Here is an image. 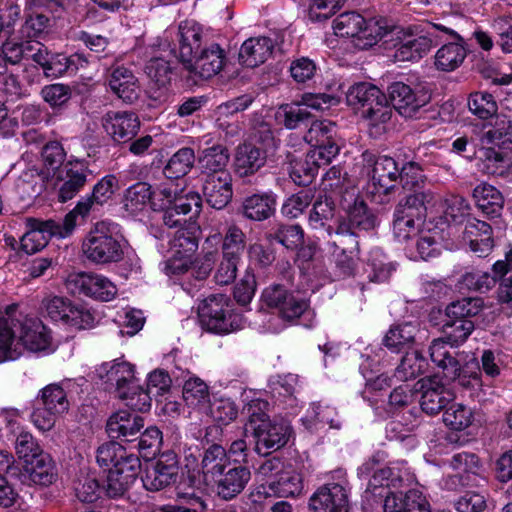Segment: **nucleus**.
<instances>
[{
  "mask_svg": "<svg viewBox=\"0 0 512 512\" xmlns=\"http://www.w3.org/2000/svg\"><path fill=\"white\" fill-rule=\"evenodd\" d=\"M415 326L409 323L391 327L383 338V344L392 352L409 348L415 339Z\"/></svg>",
  "mask_w": 512,
  "mask_h": 512,
  "instance_id": "obj_50",
  "label": "nucleus"
},
{
  "mask_svg": "<svg viewBox=\"0 0 512 512\" xmlns=\"http://www.w3.org/2000/svg\"><path fill=\"white\" fill-rule=\"evenodd\" d=\"M109 86L111 90L126 103H134L140 95L138 79L126 67H117L113 70Z\"/></svg>",
  "mask_w": 512,
  "mask_h": 512,
  "instance_id": "obj_31",
  "label": "nucleus"
},
{
  "mask_svg": "<svg viewBox=\"0 0 512 512\" xmlns=\"http://www.w3.org/2000/svg\"><path fill=\"white\" fill-rule=\"evenodd\" d=\"M16 309L17 305H9L5 309L6 316L0 317V362L19 358V346L16 344V329L15 325L11 324V319H14L13 313Z\"/></svg>",
  "mask_w": 512,
  "mask_h": 512,
  "instance_id": "obj_32",
  "label": "nucleus"
},
{
  "mask_svg": "<svg viewBox=\"0 0 512 512\" xmlns=\"http://www.w3.org/2000/svg\"><path fill=\"white\" fill-rule=\"evenodd\" d=\"M384 512H431L426 497L418 490L390 493L383 505Z\"/></svg>",
  "mask_w": 512,
  "mask_h": 512,
  "instance_id": "obj_26",
  "label": "nucleus"
},
{
  "mask_svg": "<svg viewBox=\"0 0 512 512\" xmlns=\"http://www.w3.org/2000/svg\"><path fill=\"white\" fill-rule=\"evenodd\" d=\"M388 92L393 108L405 118L416 116L431 99L430 93L424 87H411L403 82L392 83Z\"/></svg>",
  "mask_w": 512,
  "mask_h": 512,
  "instance_id": "obj_12",
  "label": "nucleus"
},
{
  "mask_svg": "<svg viewBox=\"0 0 512 512\" xmlns=\"http://www.w3.org/2000/svg\"><path fill=\"white\" fill-rule=\"evenodd\" d=\"M384 93L375 85L362 82L351 86L346 94L348 105L360 110H366L371 104L382 99Z\"/></svg>",
  "mask_w": 512,
  "mask_h": 512,
  "instance_id": "obj_40",
  "label": "nucleus"
},
{
  "mask_svg": "<svg viewBox=\"0 0 512 512\" xmlns=\"http://www.w3.org/2000/svg\"><path fill=\"white\" fill-rule=\"evenodd\" d=\"M88 168L84 162L68 161L57 173V179L62 182L58 198L61 202L72 199L86 184Z\"/></svg>",
  "mask_w": 512,
  "mask_h": 512,
  "instance_id": "obj_22",
  "label": "nucleus"
},
{
  "mask_svg": "<svg viewBox=\"0 0 512 512\" xmlns=\"http://www.w3.org/2000/svg\"><path fill=\"white\" fill-rule=\"evenodd\" d=\"M266 161V156L259 148L251 144L238 146L235 154V172L245 177L258 171Z\"/></svg>",
  "mask_w": 512,
  "mask_h": 512,
  "instance_id": "obj_35",
  "label": "nucleus"
},
{
  "mask_svg": "<svg viewBox=\"0 0 512 512\" xmlns=\"http://www.w3.org/2000/svg\"><path fill=\"white\" fill-rule=\"evenodd\" d=\"M473 198L477 207L491 217L500 215L504 206V198L501 192L487 183H481L474 188Z\"/></svg>",
  "mask_w": 512,
  "mask_h": 512,
  "instance_id": "obj_37",
  "label": "nucleus"
},
{
  "mask_svg": "<svg viewBox=\"0 0 512 512\" xmlns=\"http://www.w3.org/2000/svg\"><path fill=\"white\" fill-rule=\"evenodd\" d=\"M226 61L225 51L217 43L204 46L183 67L193 83L209 80L218 75L224 68Z\"/></svg>",
  "mask_w": 512,
  "mask_h": 512,
  "instance_id": "obj_9",
  "label": "nucleus"
},
{
  "mask_svg": "<svg viewBox=\"0 0 512 512\" xmlns=\"http://www.w3.org/2000/svg\"><path fill=\"white\" fill-rule=\"evenodd\" d=\"M81 251L96 265L120 262L124 258V239L119 225L108 220L96 222L82 240Z\"/></svg>",
  "mask_w": 512,
  "mask_h": 512,
  "instance_id": "obj_1",
  "label": "nucleus"
},
{
  "mask_svg": "<svg viewBox=\"0 0 512 512\" xmlns=\"http://www.w3.org/2000/svg\"><path fill=\"white\" fill-rule=\"evenodd\" d=\"M244 401V412L248 417L246 428L243 432L244 436H246L248 427L253 429L270 418L267 414L269 403L266 400L256 397L255 393L249 392L244 394Z\"/></svg>",
  "mask_w": 512,
  "mask_h": 512,
  "instance_id": "obj_51",
  "label": "nucleus"
},
{
  "mask_svg": "<svg viewBox=\"0 0 512 512\" xmlns=\"http://www.w3.org/2000/svg\"><path fill=\"white\" fill-rule=\"evenodd\" d=\"M18 478L22 484L47 487L58 478L57 465L49 453H40L30 461L26 460Z\"/></svg>",
  "mask_w": 512,
  "mask_h": 512,
  "instance_id": "obj_17",
  "label": "nucleus"
},
{
  "mask_svg": "<svg viewBox=\"0 0 512 512\" xmlns=\"http://www.w3.org/2000/svg\"><path fill=\"white\" fill-rule=\"evenodd\" d=\"M203 194L212 208L218 210L225 208L233 196L231 174L221 173L219 176L205 177Z\"/></svg>",
  "mask_w": 512,
  "mask_h": 512,
  "instance_id": "obj_25",
  "label": "nucleus"
},
{
  "mask_svg": "<svg viewBox=\"0 0 512 512\" xmlns=\"http://www.w3.org/2000/svg\"><path fill=\"white\" fill-rule=\"evenodd\" d=\"M402 483L399 474H395L390 467H383L374 471L370 478L366 492L374 496L385 497L390 493L391 488H398Z\"/></svg>",
  "mask_w": 512,
  "mask_h": 512,
  "instance_id": "obj_45",
  "label": "nucleus"
},
{
  "mask_svg": "<svg viewBox=\"0 0 512 512\" xmlns=\"http://www.w3.org/2000/svg\"><path fill=\"white\" fill-rule=\"evenodd\" d=\"M16 329V344L19 346V357L25 350L38 352L46 350L51 343L47 327L37 318L21 316L11 319Z\"/></svg>",
  "mask_w": 512,
  "mask_h": 512,
  "instance_id": "obj_11",
  "label": "nucleus"
},
{
  "mask_svg": "<svg viewBox=\"0 0 512 512\" xmlns=\"http://www.w3.org/2000/svg\"><path fill=\"white\" fill-rule=\"evenodd\" d=\"M433 191L408 194L397 204L394 211L393 233L399 242H406L419 233V210L433 203Z\"/></svg>",
  "mask_w": 512,
  "mask_h": 512,
  "instance_id": "obj_4",
  "label": "nucleus"
},
{
  "mask_svg": "<svg viewBox=\"0 0 512 512\" xmlns=\"http://www.w3.org/2000/svg\"><path fill=\"white\" fill-rule=\"evenodd\" d=\"M67 287L74 294H82L100 301H111L117 294V288L107 277L81 272L69 275Z\"/></svg>",
  "mask_w": 512,
  "mask_h": 512,
  "instance_id": "obj_13",
  "label": "nucleus"
},
{
  "mask_svg": "<svg viewBox=\"0 0 512 512\" xmlns=\"http://www.w3.org/2000/svg\"><path fill=\"white\" fill-rule=\"evenodd\" d=\"M400 171L401 188L403 190L410 191V194H416L424 191H431L430 189H424L426 182V176L423 174L421 166L413 161L405 163Z\"/></svg>",
  "mask_w": 512,
  "mask_h": 512,
  "instance_id": "obj_55",
  "label": "nucleus"
},
{
  "mask_svg": "<svg viewBox=\"0 0 512 512\" xmlns=\"http://www.w3.org/2000/svg\"><path fill=\"white\" fill-rule=\"evenodd\" d=\"M251 478L250 470L245 466L229 469L217 484V493L224 500H231L240 494Z\"/></svg>",
  "mask_w": 512,
  "mask_h": 512,
  "instance_id": "obj_34",
  "label": "nucleus"
},
{
  "mask_svg": "<svg viewBox=\"0 0 512 512\" xmlns=\"http://www.w3.org/2000/svg\"><path fill=\"white\" fill-rule=\"evenodd\" d=\"M105 132L117 143H127L140 130V120L131 111H108L101 119Z\"/></svg>",
  "mask_w": 512,
  "mask_h": 512,
  "instance_id": "obj_18",
  "label": "nucleus"
},
{
  "mask_svg": "<svg viewBox=\"0 0 512 512\" xmlns=\"http://www.w3.org/2000/svg\"><path fill=\"white\" fill-rule=\"evenodd\" d=\"M367 175L368 186L374 196H383L390 199L401 188L397 184L400 171L396 161L389 156H375L365 152L363 154Z\"/></svg>",
  "mask_w": 512,
  "mask_h": 512,
  "instance_id": "obj_7",
  "label": "nucleus"
},
{
  "mask_svg": "<svg viewBox=\"0 0 512 512\" xmlns=\"http://www.w3.org/2000/svg\"><path fill=\"white\" fill-rule=\"evenodd\" d=\"M230 154L222 144H215L203 149L198 156V165L201 174L205 177L219 176L221 173L230 174L227 170Z\"/></svg>",
  "mask_w": 512,
  "mask_h": 512,
  "instance_id": "obj_27",
  "label": "nucleus"
},
{
  "mask_svg": "<svg viewBox=\"0 0 512 512\" xmlns=\"http://www.w3.org/2000/svg\"><path fill=\"white\" fill-rule=\"evenodd\" d=\"M195 162L194 150L183 147L176 151L168 160L163 172L169 179H178L190 172Z\"/></svg>",
  "mask_w": 512,
  "mask_h": 512,
  "instance_id": "obj_48",
  "label": "nucleus"
},
{
  "mask_svg": "<svg viewBox=\"0 0 512 512\" xmlns=\"http://www.w3.org/2000/svg\"><path fill=\"white\" fill-rule=\"evenodd\" d=\"M388 32L390 26L383 18L365 19V24L361 25L360 32L353 40L355 47L359 49H367L375 45L381 40Z\"/></svg>",
  "mask_w": 512,
  "mask_h": 512,
  "instance_id": "obj_41",
  "label": "nucleus"
},
{
  "mask_svg": "<svg viewBox=\"0 0 512 512\" xmlns=\"http://www.w3.org/2000/svg\"><path fill=\"white\" fill-rule=\"evenodd\" d=\"M443 214L447 222L460 224L469 215L470 205L460 195H450L443 201Z\"/></svg>",
  "mask_w": 512,
  "mask_h": 512,
  "instance_id": "obj_61",
  "label": "nucleus"
},
{
  "mask_svg": "<svg viewBox=\"0 0 512 512\" xmlns=\"http://www.w3.org/2000/svg\"><path fill=\"white\" fill-rule=\"evenodd\" d=\"M267 487L272 493L280 497H289L299 495L302 492L303 482L298 472L287 469L281 471L278 478L267 481Z\"/></svg>",
  "mask_w": 512,
  "mask_h": 512,
  "instance_id": "obj_42",
  "label": "nucleus"
},
{
  "mask_svg": "<svg viewBox=\"0 0 512 512\" xmlns=\"http://www.w3.org/2000/svg\"><path fill=\"white\" fill-rule=\"evenodd\" d=\"M203 412L209 414L214 421L224 425L234 421L238 415L236 404L229 398H215L208 404V409Z\"/></svg>",
  "mask_w": 512,
  "mask_h": 512,
  "instance_id": "obj_59",
  "label": "nucleus"
},
{
  "mask_svg": "<svg viewBox=\"0 0 512 512\" xmlns=\"http://www.w3.org/2000/svg\"><path fill=\"white\" fill-rule=\"evenodd\" d=\"M153 191L150 184L137 182L129 186L123 194V208L130 214H138L152 202Z\"/></svg>",
  "mask_w": 512,
  "mask_h": 512,
  "instance_id": "obj_38",
  "label": "nucleus"
},
{
  "mask_svg": "<svg viewBox=\"0 0 512 512\" xmlns=\"http://www.w3.org/2000/svg\"><path fill=\"white\" fill-rule=\"evenodd\" d=\"M361 116L367 122L371 136L377 138L383 135L393 116L392 107L389 105L386 95L384 94L382 99H378L366 108Z\"/></svg>",
  "mask_w": 512,
  "mask_h": 512,
  "instance_id": "obj_29",
  "label": "nucleus"
},
{
  "mask_svg": "<svg viewBox=\"0 0 512 512\" xmlns=\"http://www.w3.org/2000/svg\"><path fill=\"white\" fill-rule=\"evenodd\" d=\"M512 121L506 115L496 116L492 126L480 136V145H494L500 148L511 143Z\"/></svg>",
  "mask_w": 512,
  "mask_h": 512,
  "instance_id": "obj_47",
  "label": "nucleus"
},
{
  "mask_svg": "<svg viewBox=\"0 0 512 512\" xmlns=\"http://www.w3.org/2000/svg\"><path fill=\"white\" fill-rule=\"evenodd\" d=\"M202 325L211 332L227 334L242 328V318L233 313L223 294L210 295L198 307Z\"/></svg>",
  "mask_w": 512,
  "mask_h": 512,
  "instance_id": "obj_6",
  "label": "nucleus"
},
{
  "mask_svg": "<svg viewBox=\"0 0 512 512\" xmlns=\"http://www.w3.org/2000/svg\"><path fill=\"white\" fill-rule=\"evenodd\" d=\"M177 476V456L169 452L162 454L154 464L146 468L142 482L147 490L159 491L174 483Z\"/></svg>",
  "mask_w": 512,
  "mask_h": 512,
  "instance_id": "obj_20",
  "label": "nucleus"
},
{
  "mask_svg": "<svg viewBox=\"0 0 512 512\" xmlns=\"http://www.w3.org/2000/svg\"><path fill=\"white\" fill-rule=\"evenodd\" d=\"M340 205L346 213V223L352 230L369 231L376 226V217L368 209L366 203L358 197L355 189L345 190Z\"/></svg>",
  "mask_w": 512,
  "mask_h": 512,
  "instance_id": "obj_21",
  "label": "nucleus"
},
{
  "mask_svg": "<svg viewBox=\"0 0 512 512\" xmlns=\"http://www.w3.org/2000/svg\"><path fill=\"white\" fill-rule=\"evenodd\" d=\"M469 110L480 119H487L497 112V104L488 92L471 93L468 99Z\"/></svg>",
  "mask_w": 512,
  "mask_h": 512,
  "instance_id": "obj_64",
  "label": "nucleus"
},
{
  "mask_svg": "<svg viewBox=\"0 0 512 512\" xmlns=\"http://www.w3.org/2000/svg\"><path fill=\"white\" fill-rule=\"evenodd\" d=\"M482 308V299L463 298L447 306L446 316L447 318L470 319V317L478 315Z\"/></svg>",
  "mask_w": 512,
  "mask_h": 512,
  "instance_id": "obj_63",
  "label": "nucleus"
},
{
  "mask_svg": "<svg viewBox=\"0 0 512 512\" xmlns=\"http://www.w3.org/2000/svg\"><path fill=\"white\" fill-rule=\"evenodd\" d=\"M245 246L246 236L243 231L235 225L229 226L222 238V255L241 260Z\"/></svg>",
  "mask_w": 512,
  "mask_h": 512,
  "instance_id": "obj_58",
  "label": "nucleus"
},
{
  "mask_svg": "<svg viewBox=\"0 0 512 512\" xmlns=\"http://www.w3.org/2000/svg\"><path fill=\"white\" fill-rule=\"evenodd\" d=\"M106 374L107 383L115 386L117 396L126 401L127 406L137 411H148L151 406V397L139 385L138 379L134 373V367L128 362H114L107 369V364L103 365Z\"/></svg>",
  "mask_w": 512,
  "mask_h": 512,
  "instance_id": "obj_3",
  "label": "nucleus"
},
{
  "mask_svg": "<svg viewBox=\"0 0 512 512\" xmlns=\"http://www.w3.org/2000/svg\"><path fill=\"white\" fill-rule=\"evenodd\" d=\"M145 71L151 83L158 90L166 91L171 86L174 72L169 61L161 57L152 58L147 62Z\"/></svg>",
  "mask_w": 512,
  "mask_h": 512,
  "instance_id": "obj_49",
  "label": "nucleus"
},
{
  "mask_svg": "<svg viewBox=\"0 0 512 512\" xmlns=\"http://www.w3.org/2000/svg\"><path fill=\"white\" fill-rule=\"evenodd\" d=\"M262 301L276 309L283 319L299 318L308 308V302L303 297L295 296L280 284H273L262 292Z\"/></svg>",
  "mask_w": 512,
  "mask_h": 512,
  "instance_id": "obj_15",
  "label": "nucleus"
},
{
  "mask_svg": "<svg viewBox=\"0 0 512 512\" xmlns=\"http://www.w3.org/2000/svg\"><path fill=\"white\" fill-rule=\"evenodd\" d=\"M465 56L466 51L459 42L445 44L436 52L435 66L442 71H452L463 62Z\"/></svg>",
  "mask_w": 512,
  "mask_h": 512,
  "instance_id": "obj_53",
  "label": "nucleus"
},
{
  "mask_svg": "<svg viewBox=\"0 0 512 512\" xmlns=\"http://www.w3.org/2000/svg\"><path fill=\"white\" fill-rule=\"evenodd\" d=\"M274 49L272 39L268 37H253L247 39L241 46L239 59L246 67L254 68L263 64Z\"/></svg>",
  "mask_w": 512,
  "mask_h": 512,
  "instance_id": "obj_30",
  "label": "nucleus"
},
{
  "mask_svg": "<svg viewBox=\"0 0 512 512\" xmlns=\"http://www.w3.org/2000/svg\"><path fill=\"white\" fill-rule=\"evenodd\" d=\"M198 228L179 229L170 242L171 257L165 262L167 275L182 274L190 268L198 249Z\"/></svg>",
  "mask_w": 512,
  "mask_h": 512,
  "instance_id": "obj_8",
  "label": "nucleus"
},
{
  "mask_svg": "<svg viewBox=\"0 0 512 512\" xmlns=\"http://www.w3.org/2000/svg\"><path fill=\"white\" fill-rule=\"evenodd\" d=\"M183 399L185 403L200 411H206L208 409L209 389L207 384L198 377H191L185 381L182 391Z\"/></svg>",
  "mask_w": 512,
  "mask_h": 512,
  "instance_id": "obj_46",
  "label": "nucleus"
},
{
  "mask_svg": "<svg viewBox=\"0 0 512 512\" xmlns=\"http://www.w3.org/2000/svg\"><path fill=\"white\" fill-rule=\"evenodd\" d=\"M269 237L287 249L294 250L303 244L304 232L299 225H279Z\"/></svg>",
  "mask_w": 512,
  "mask_h": 512,
  "instance_id": "obj_62",
  "label": "nucleus"
},
{
  "mask_svg": "<svg viewBox=\"0 0 512 512\" xmlns=\"http://www.w3.org/2000/svg\"><path fill=\"white\" fill-rule=\"evenodd\" d=\"M337 129L336 124L330 120H316L312 122L306 132L304 139L311 146L320 144L336 143Z\"/></svg>",
  "mask_w": 512,
  "mask_h": 512,
  "instance_id": "obj_56",
  "label": "nucleus"
},
{
  "mask_svg": "<svg viewBox=\"0 0 512 512\" xmlns=\"http://www.w3.org/2000/svg\"><path fill=\"white\" fill-rule=\"evenodd\" d=\"M465 238L470 249L479 257L486 256L494 246L491 226L480 220L473 219L465 226Z\"/></svg>",
  "mask_w": 512,
  "mask_h": 512,
  "instance_id": "obj_33",
  "label": "nucleus"
},
{
  "mask_svg": "<svg viewBox=\"0 0 512 512\" xmlns=\"http://www.w3.org/2000/svg\"><path fill=\"white\" fill-rule=\"evenodd\" d=\"M332 255L342 276H350L355 268V259L360 248L356 232L350 229L346 221H339L331 242Z\"/></svg>",
  "mask_w": 512,
  "mask_h": 512,
  "instance_id": "obj_10",
  "label": "nucleus"
},
{
  "mask_svg": "<svg viewBox=\"0 0 512 512\" xmlns=\"http://www.w3.org/2000/svg\"><path fill=\"white\" fill-rule=\"evenodd\" d=\"M365 18L358 13L349 12L339 15L333 22L334 33L340 37H351L356 40Z\"/></svg>",
  "mask_w": 512,
  "mask_h": 512,
  "instance_id": "obj_60",
  "label": "nucleus"
},
{
  "mask_svg": "<svg viewBox=\"0 0 512 512\" xmlns=\"http://www.w3.org/2000/svg\"><path fill=\"white\" fill-rule=\"evenodd\" d=\"M38 404L61 415L69 409L66 392L58 384H49L41 389L38 395Z\"/></svg>",
  "mask_w": 512,
  "mask_h": 512,
  "instance_id": "obj_54",
  "label": "nucleus"
},
{
  "mask_svg": "<svg viewBox=\"0 0 512 512\" xmlns=\"http://www.w3.org/2000/svg\"><path fill=\"white\" fill-rule=\"evenodd\" d=\"M471 409L460 403L451 404L443 413V422L453 430L461 431L472 423Z\"/></svg>",
  "mask_w": 512,
  "mask_h": 512,
  "instance_id": "obj_57",
  "label": "nucleus"
},
{
  "mask_svg": "<svg viewBox=\"0 0 512 512\" xmlns=\"http://www.w3.org/2000/svg\"><path fill=\"white\" fill-rule=\"evenodd\" d=\"M251 431L255 440V452L265 456L287 444L292 427L285 421L269 419Z\"/></svg>",
  "mask_w": 512,
  "mask_h": 512,
  "instance_id": "obj_14",
  "label": "nucleus"
},
{
  "mask_svg": "<svg viewBox=\"0 0 512 512\" xmlns=\"http://www.w3.org/2000/svg\"><path fill=\"white\" fill-rule=\"evenodd\" d=\"M425 367V358L418 350H413L403 356L400 364L395 369L394 377L399 381L406 382L422 374Z\"/></svg>",
  "mask_w": 512,
  "mask_h": 512,
  "instance_id": "obj_52",
  "label": "nucleus"
},
{
  "mask_svg": "<svg viewBox=\"0 0 512 512\" xmlns=\"http://www.w3.org/2000/svg\"><path fill=\"white\" fill-rule=\"evenodd\" d=\"M118 188L119 182L114 175L104 176L94 185L91 195L79 200L75 208L69 213L73 214L75 221L77 216H87L95 206L106 204Z\"/></svg>",
  "mask_w": 512,
  "mask_h": 512,
  "instance_id": "obj_23",
  "label": "nucleus"
},
{
  "mask_svg": "<svg viewBox=\"0 0 512 512\" xmlns=\"http://www.w3.org/2000/svg\"><path fill=\"white\" fill-rule=\"evenodd\" d=\"M28 230L21 237V249L27 254H34L43 249L52 236L66 238L70 236L75 227V220L72 213H67L65 217L56 221L49 219L42 221L35 218L27 219Z\"/></svg>",
  "mask_w": 512,
  "mask_h": 512,
  "instance_id": "obj_5",
  "label": "nucleus"
},
{
  "mask_svg": "<svg viewBox=\"0 0 512 512\" xmlns=\"http://www.w3.org/2000/svg\"><path fill=\"white\" fill-rule=\"evenodd\" d=\"M228 461V454L224 447L219 444L210 445L205 449L201 460V470L204 477L214 479L221 475Z\"/></svg>",
  "mask_w": 512,
  "mask_h": 512,
  "instance_id": "obj_43",
  "label": "nucleus"
},
{
  "mask_svg": "<svg viewBox=\"0 0 512 512\" xmlns=\"http://www.w3.org/2000/svg\"><path fill=\"white\" fill-rule=\"evenodd\" d=\"M309 507L314 512H348V491L339 483L325 484L312 494Z\"/></svg>",
  "mask_w": 512,
  "mask_h": 512,
  "instance_id": "obj_19",
  "label": "nucleus"
},
{
  "mask_svg": "<svg viewBox=\"0 0 512 512\" xmlns=\"http://www.w3.org/2000/svg\"><path fill=\"white\" fill-rule=\"evenodd\" d=\"M497 146L485 145L476 152L477 158L482 163V170L490 175H503L506 173L510 159L507 154L501 150H496Z\"/></svg>",
  "mask_w": 512,
  "mask_h": 512,
  "instance_id": "obj_39",
  "label": "nucleus"
},
{
  "mask_svg": "<svg viewBox=\"0 0 512 512\" xmlns=\"http://www.w3.org/2000/svg\"><path fill=\"white\" fill-rule=\"evenodd\" d=\"M415 388L421 392L422 411L429 415L438 414L455 398L454 392L438 376L420 379Z\"/></svg>",
  "mask_w": 512,
  "mask_h": 512,
  "instance_id": "obj_16",
  "label": "nucleus"
},
{
  "mask_svg": "<svg viewBox=\"0 0 512 512\" xmlns=\"http://www.w3.org/2000/svg\"><path fill=\"white\" fill-rule=\"evenodd\" d=\"M276 199L272 194H253L244 198L242 214L254 221H263L271 217L275 211Z\"/></svg>",
  "mask_w": 512,
  "mask_h": 512,
  "instance_id": "obj_36",
  "label": "nucleus"
},
{
  "mask_svg": "<svg viewBox=\"0 0 512 512\" xmlns=\"http://www.w3.org/2000/svg\"><path fill=\"white\" fill-rule=\"evenodd\" d=\"M302 421L309 429L315 428L318 424H328L333 429L341 428L336 409L321 402L311 403Z\"/></svg>",
  "mask_w": 512,
  "mask_h": 512,
  "instance_id": "obj_44",
  "label": "nucleus"
},
{
  "mask_svg": "<svg viewBox=\"0 0 512 512\" xmlns=\"http://www.w3.org/2000/svg\"><path fill=\"white\" fill-rule=\"evenodd\" d=\"M474 328V323L470 319L447 318L442 326L443 337L432 341L429 347L431 361L443 370L448 380L460 378L461 365L451 355L446 344L459 347L468 339Z\"/></svg>",
  "mask_w": 512,
  "mask_h": 512,
  "instance_id": "obj_2",
  "label": "nucleus"
},
{
  "mask_svg": "<svg viewBox=\"0 0 512 512\" xmlns=\"http://www.w3.org/2000/svg\"><path fill=\"white\" fill-rule=\"evenodd\" d=\"M179 58L182 64L202 49V27L193 20H185L178 27Z\"/></svg>",
  "mask_w": 512,
  "mask_h": 512,
  "instance_id": "obj_28",
  "label": "nucleus"
},
{
  "mask_svg": "<svg viewBox=\"0 0 512 512\" xmlns=\"http://www.w3.org/2000/svg\"><path fill=\"white\" fill-rule=\"evenodd\" d=\"M143 427L144 419L126 410L113 413L106 423V431L110 438L127 442L136 440Z\"/></svg>",
  "mask_w": 512,
  "mask_h": 512,
  "instance_id": "obj_24",
  "label": "nucleus"
}]
</instances>
